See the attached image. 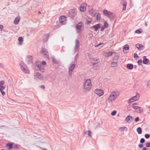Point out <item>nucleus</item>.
<instances>
[{"mask_svg":"<svg viewBox=\"0 0 150 150\" xmlns=\"http://www.w3.org/2000/svg\"><path fill=\"white\" fill-rule=\"evenodd\" d=\"M120 94L119 92L118 91L112 92L107 98V101L109 103L112 102L119 96Z\"/></svg>","mask_w":150,"mask_h":150,"instance_id":"f257e3e1","label":"nucleus"},{"mask_svg":"<svg viewBox=\"0 0 150 150\" xmlns=\"http://www.w3.org/2000/svg\"><path fill=\"white\" fill-rule=\"evenodd\" d=\"M92 87L91 81L90 79L86 80L83 84V88L86 91H89Z\"/></svg>","mask_w":150,"mask_h":150,"instance_id":"f03ea898","label":"nucleus"},{"mask_svg":"<svg viewBox=\"0 0 150 150\" xmlns=\"http://www.w3.org/2000/svg\"><path fill=\"white\" fill-rule=\"evenodd\" d=\"M46 64V62L45 61H43L42 63L40 62L39 61L37 62L36 64L38 67V69L39 70L42 72H43L45 70L44 65H45Z\"/></svg>","mask_w":150,"mask_h":150,"instance_id":"7ed1b4c3","label":"nucleus"},{"mask_svg":"<svg viewBox=\"0 0 150 150\" xmlns=\"http://www.w3.org/2000/svg\"><path fill=\"white\" fill-rule=\"evenodd\" d=\"M21 69L22 71L25 73L28 74L29 73V71L26 65L24 64L23 62H21L20 63Z\"/></svg>","mask_w":150,"mask_h":150,"instance_id":"20e7f679","label":"nucleus"},{"mask_svg":"<svg viewBox=\"0 0 150 150\" xmlns=\"http://www.w3.org/2000/svg\"><path fill=\"white\" fill-rule=\"evenodd\" d=\"M4 85V82L3 81H0V91L1 94L3 96H4L6 93L4 91V90L5 88V86Z\"/></svg>","mask_w":150,"mask_h":150,"instance_id":"39448f33","label":"nucleus"},{"mask_svg":"<svg viewBox=\"0 0 150 150\" xmlns=\"http://www.w3.org/2000/svg\"><path fill=\"white\" fill-rule=\"evenodd\" d=\"M95 93L98 96H101L104 94V91L103 90L96 88L94 91Z\"/></svg>","mask_w":150,"mask_h":150,"instance_id":"423d86ee","label":"nucleus"},{"mask_svg":"<svg viewBox=\"0 0 150 150\" xmlns=\"http://www.w3.org/2000/svg\"><path fill=\"white\" fill-rule=\"evenodd\" d=\"M140 97V95L139 94L137 93L136 96L132 97L130 99H129L128 100V103H131L139 99Z\"/></svg>","mask_w":150,"mask_h":150,"instance_id":"0eeeda50","label":"nucleus"},{"mask_svg":"<svg viewBox=\"0 0 150 150\" xmlns=\"http://www.w3.org/2000/svg\"><path fill=\"white\" fill-rule=\"evenodd\" d=\"M137 104V103H136L133 104V108L136 110V112L139 113L142 112L143 111V109L140 107L135 106V105Z\"/></svg>","mask_w":150,"mask_h":150,"instance_id":"6e6552de","label":"nucleus"},{"mask_svg":"<svg viewBox=\"0 0 150 150\" xmlns=\"http://www.w3.org/2000/svg\"><path fill=\"white\" fill-rule=\"evenodd\" d=\"M103 13L106 16L109 18H111L112 16V13L106 10H104L103 11Z\"/></svg>","mask_w":150,"mask_h":150,"instance_id":"1a4fd4ad","label":"nucleus"},{"mask_svg":"<svg viewBox=\"0 0 150 150\" xmlns=\"http://www.w3.org/2000/svg\"><path fill=\"white\" fill-rule=\"evenodd\" d=\"M66 21V17L64 16H62L59 18V21L60 23L65 24Z\"/></svg>","mask_w":150,"mask_h":150,"instance_id":"9d476101","label":"nucleus"},{"mask_svg":"<svg viewBox=\"0 0 150 150\" xmlns=\"http://www.w3.org/2000/svg\"><path fill=\"white\" fill-rule=\"evenodd\" d=\"M87 5L86 4H81L80 6V11L82 12H83L86 10V8Z\"/></svg>","mask_w":150,"mask_h":150,"instance_id":"9b49d317","label":"nucleus"},{"mask_svg":"<svg viewBox=\"0 0 150 150\" xmlns=\"http://www.w3.org/2000/svg\"><path fill=\"white\" fill-rule=\"evenodd\" d=\"M34 77L36 79H41L43 78L42 75L39 73H36L34 75Z\"/></svg>","mask_w":150,"mask_h":150,"instance_id":"f8f14e48","label":"nucleus"},{"mask_svg":"<svg viewBox=\"0 0 150 150\" xmlns=\"http://www.w3.org/2000/svg\"><path fill=\"white\" fill-rule=\"evenodd\" d=\"M42 52L43 53V54H44L45 56V57H47V58H48V52L47 51L46 49L43 48L42 50Z\"/></svg>","mask_w":150,"mask_h":150,"instance_id":"ddd939ff","label":"nucleus"},{"mask_svg":"<svg viewBox=\"0 0 150 150\" xmlns=\"http://www.w3.org/2000/svg\"><path fill=\"white\" fill-rule=\"evenodd\" d=\"M76 13V10L74 9H71L69 11V14L70 16H74L75 15Z\"/></svg>","mask_w":150,"mask_h":150,"instance_id":"4468645a","label":"nucleus"},{"mask_svg":"<svg viewBox=\"0 0 150 150\" xmlns=\"http://www.w3.org/2000/svg\"><path fill=\"white\" fill-rule=\"evenodd\" d=\"M135 46L139 50H143L144 48V46L140 44H137Z\"/></svg>","mask_w":150,"mask_h":150,"instance_id":"2eb2a0df","label":"nucleus"},{"mask_svg":"<svg viewBox=\"0 0 150 150\" xmlns=\"http://www.w3.org/2000/svg\"><path fill=\"white\" fill-rule=\"evenodd\" d=\"M83 27V25L82 23H80L77 24L76 26V28L77 29L81 30Z\"/></svg>","mask_w":150,"mask_h":150,"instance_id":"dca6fc26","label":"nucleus"},{"mask_svg":"<svg viewBox=\"0 0 150 150\" xmlns=\"http://www.w3.org/2000/svg\"><path fill=\"white\" fill-rule=\"evenodd\" d=\"M75 65L74 64H72L69 68V73L70 74H71L72 73V71L74 69Z\"/></svg>","mask_w":150,"mask_h":150,"instance_id":"f3484780","label":"nucleus"},{"mask_svg":"<svg viewBox=\"0 0 150 150\" xmlns=\"http://www.w3.org/2000/svg\"><path fill=\"white\" fill-rule=\"evenodd\" d=\"M21 19V18L19 16H18L16 17L14 21V23L15 25L17 24L19 22Z\"/></svg>","mask_w":150,"mask_h":150,"instance_id":"a211bd4d","label":"nucleus"},{"mask_svg":"<svg viewBox=\"0 0 150 150\" xmlns=\"http://www.w3.org/2000/svg\"><path fill=\"white\" fill-rule=\"evenodd\" d=\"M100 27V24H97L93 26V28L95 29V31H97Z\"/></svg>","mask_w":150,"mask_h":150,"instance_id":"6ab92c4d","label":"nucleus"},{"mask_svg":"<svg viewBox=\"0 0 150 150\" xmlns=\"http://www.w3.org/2000/svg\"><path fill=\"white\" fill-rule=\"evenodd\" d=\"M122 4L123 6V10H125L126 9V6L127 4V3L126 1L124 0H123L122 1Z\"/></svg>","mask_w":150,"mask_h":150,"instance_id":"aec40b11","label":"nucleus"},{"mask_svg":"<svg viewBox=\"0 0 150 150\" xmlns=\"http://www.w3.org/2000/svg\"><path fill=\"white\" fill-rule=\"evenodd\" d=\"M144 64H146L149 62L148 59H147L145 56L144 57V59L143 61Z\"/></svg>","mask_w":150,"mask_h":150,"instance_id":"412c9836","label":"nucleus"},{"mask_svg":"<svg viewBox=\"0 0 150 150\" xmlns=\"http://www.w3.org/2000/svg\"><path fill=\"white\" fill-rule=\"evenodd\" d=\"M113 54V52H108L105 53V55L106 57H108L111 56Z\"/></svg>","mask_w":150,"mask_h":150,"instance_id":"4be33fe9","label":"nucleus"},{"mask_svg":"<svg viewBox=\"0 0 150 150\" xmlns=\"http://www.w3.org/2000/svg\"><path fill=\"white\" fill-rule=\"evenodd\" d=\"M129 45L128 44H126L125 45L123 48V51H126L128 50H129Z\"/></svg>","mask_w":150,"mask_h":150,"instance_id":"5701e85b","label":"nucleus"},{"mask_svg":"<svg viewBox=\"0 0 150 150\" xmlns=\"http://www.w3.org/2000/svg\"><path fill=\"white\" fill-rule=\"evenodd\" d=\"M132 119V117L130 116H128L126 118L125 120L127 122H129L131 121Z\"/></svg>","mask_w":150,"mask_h":150,"instance_id":"b1692460","label":"nucleus"},{"mask_svg":"<svg viewBox=\"0 0 150 150\" xmlns=\"http://www.w3.org/2000/svg\"><path fill=\"white\" fill-rule=\"evenodd\" d=\"M13 145V144L12 143H8L6 145V147H8V149H11L12 148V147Z\"/></svg>","mask_w":150,"mask_h":150,"instance_id":"393cba45","label":"nucleus"},{"mask_svg":"<svg viewBox=\"0 0 150 150\" xmlns=\"http://www.w3.org/2000/svg\"><path fill=\"white\" fill-rule=\"evenodd\" d=\"M127 67L129 69H133V65L132 64H128L127 65Z\"/></svg>","mask_w":150,"mask_h":150,"instance_id":"a878e982","label":"nucleus"},{"mask_svg":"<svg viewBox=\"0 0 150 150\" xmlns=\"http://www.w3.org/2000/svg\"><path fill=\"white\" fill-rule=\"evenodd\" d=\"M18 40L20 41L19 44L20 45H21L23 41L22 38V37H19L18 38Z\"/></svg>","mask_w":150,"mask_h":150,"instance_id":"bb28decb","label":"nucleus"},{"mask_svg":"<svg viewBox=\"0 0 150 150\" xmlns=\"http://www.w3.org/2000/svg\"><path fill=\"white\" fill-rule=\"evenodd\" d=\"M137 131L139 134H141L142 133V130L141 128L139 127L137 129Z\"/></svg>","mask_w":150,"mask_h":150,"instance_id":"cd10ccee","label":"nucleus"},{"mask_svg":"<svg viewBox=\"0 0 150 150\" xmlns=\"http://www.w3.org/2000/svg\"><path fill=\"white\" fill-rule=\"evenodd\" d=\"M102 26H103V27H104V28H107L108 26V23L107 22L104 21V25Z\"/></svg>","mask_w":150,"mask_h":150,"instance_id":"c85d7f7f","label":"nucleus"},{"mask_svg":"<svg viewBox=\"0 0 150 150\" xmlns=\"http://www.w3.org/2000/svg\"><path fill=\"white\" fill-rule=\"evenodd\" d=\"M111 65L113 67H116L117 65V62H112L111 63Z\"/></svg>","mask_w":150,"mask_h":150,"instance_id":"c756f323","label":"nucleus"},{"mask_svg":"<svg viewBox=\"0 0 150 150\" xmlns=\"http://www.w3.org/2000/svg\"><path fill=\"white\" fill-rule=\"evenodd\" d=\"M92 21V19L91 18H88V19H87V20L86 22V23L87 24H89L90 23H91Z\"/></svg>","mask_w":150,"mask_h":150,"instance_id":"7c9ffc66","label":"nucleus"},{"mask_svg":"<svg viewBox=\"0 0 150 150\" xmlns=\"http://www.w3.org/2000/svg\"><path fill=\"white\" fill-rule=\"evenodd\" d=\"M97 20H99L100 19V13H98L96 16Z\"/></svg>","mask_w":150,"mask_h":150,"instance_id":"2f4dec72","label":"nucleus"},{"mask_svg":"<svg viewBox=\"0 0 150 150\" xmlns=\"http://www.w3.org/2000/svg\"><path fill=\"white\" fill-rule=\"evenodd\" d=\"M79 44V41L78 40H76V47H78Z\"/></svg>","mask_w":150,"mask_h":150,"instance_id":"473e14b6","label":"nucleus"},{"mask_svg":"<svg viewBox=\"0 0 150 150\" xmlns=\"http://www.w3.org/2000/svg\"><path fill=\"white\" fill-rule=\"evenodd\" d=\"M117 113V111L115 110H114L111 113V115L112 116H114Z\"/></svg>","mask_w":150,"mask_h":150,"instance_id":"72a5a7b5","label":"nucleus"},{"mask_svg":"<svg viewBox=\"0 0 150 150\" xmlns=\"http://www.w3.org/2000/svg\"><path fill=\"white\" fill-rule=\"evenodd\" d=\"M145 137L146 139L149 138L150 137L149 134H146L145 135Z\"/></svg>","mask_w":150,"mask_h":150,"instance_id":"f704fd0d","label":"nucleus"},{"mask_svg":"<svg viewBox=\"0 0 150 150\" xmlns=\"http://www.w3.org/2000/svg\"><path fill=\"white\" fill-rule=\"evenodd\" d=\"M135 33H137L140 34L142 33V32L139 30H137L135 31Z\"/></svg>","mask_w":150,"mask_h":150,"instance_id":"c9c22d12","label":"nucleus"},{"mask_svg":"<svg viewBox=\"0 0 150 150\" xmlns=\"http://www.w3.org/2000/svg\"><path fill=\"white\" fill-rule=\"evenodd\" d=\"M142 61L141 59L139 60L138 61V64L139 65H140L142 64Z\"/></svg>","mask_w":150,"mask_h":150,"instance_id":"e433bc0d","label":"nucleus"},{"mask_svg":"<svg viewBox=\"0 0 150 150\" xmlns=\"http://www.w3.org/2000/svg\"><path fill=\"white\" fill-rule=\"evenodd\" d=\"M144 142H145V140L144 139L142 138L140 140V142L141 143H143Z\"/></svg>","mask_w":150,"mask_h":150,"instance_id":"4c0bfd02","label":"nucleus"},{"mask_svg":"<svg viewBox=\"0 0 150 150\" xmlns=\"http://www.w3.org/2000/svg\"><path fill=\"white\" fill-rule=\"evenodd\" d=\"M91 132L90 131H88V135L91 137Z\"/></svg>","mask_w":150,"mask_h":150,"instance_id":"58836bf2","label":"nucleus"},{"mask_svg":"<svg viewBox=\"0 0 150 150\" xmlns=\"http://www.w3.org/2000/svg\"><path fill=\"white\" fill-rule=\"evenodd\" d=\"M139 118L138 117H137L135 118L134 121L136 122H137L139 120Z\"/></svg>","mask_w":150,"mask_h":150,"instance_id":"ea45409f","label":"nucleus"},{"mask_svg":"<svg viewBox=\"0 0 150 150\" xmlns=\"http://www.w3.org/2000/svg\"><path fill=\"white\" fill-rule=\"evenodd\" d=\"M137 57H138V55L136 53H134V57L135 58Z\"/></svg>","mask_w":150,"mask_h":150,"instance_id":"a19ab883","label":"nucleus"},{"mask_svg":"<svg viewBox=\"0 0 150 150\" xmlns=\"http://www.w3.org/2000/svg\"><path fill=\"white\" fill-rule=\"evenodd\" d=\"M149 146H150V144L149 143H147L146 144V146L147 147H149Z\"/></svg>","mask_w":150,"mask_h":150,"instance_id":"79ce46f5","label":"nucleus"},{"mask_svg":"<svg viewBox=\"0 0 150 150\" xmlns=\"http://www.w3.org/2000/svg\"><path fill=\"white\" fill-rule=\"evenodd\" d=\"M139 147L140 148H142L143 147V145L142 144H140L139 145Z\"/></svg>","mask_w":150,"mask_h":150,"instance_id":"37998d69","label":"nucleus"},{"mask_svg":"<svg viewBox=\"0 0 150 150\" xmlns=\"http://www.w3.org/2000/svg\"><path fill=\"white\" fill-rule=\"evenodd\" d=\"M3 28V26L2 25H0V29L2 30V29Z\"/></svg>","mask_w":150,"mask_h":150,"instance_id":"c03bdc74","label":"nucleus"},{"mask_svg":"<svg viewBox=\"0 0 150 150\" xmlns=\"http://www.w3.org/2000/svg\"><path fill=\"white\" fill-rule=\"evenodd\" d=\"M105 28H104V27H103V26H102L101 29V31H103L104 30V29Z\"/></svg>","mask_w":150,"mask_h":150,"instance_id":"a18cd8bd","label":"nucleus"},{"mask_svg":"<svg viewBox=\"0 0 150 150\" xmlns=\"http://www.w3.org/2000/svg\"><path fill=\"white\" fill-rule=\"evenodd\" d=\"M103 44V43H99L98 45H97L96 46V47H98L99 45H102Z\"/></svg>","mask_w":150,"mask_h":150,"instance_id":"49530a36","label":"nucleus"},{"mask_svg":"<svg viewBox=\"0 0 150 150\" xmlns=\"http://www.w3.org/2000/svg\"><path fill=\"white\" fill-rule=\"evenodd\" d=\"M143 150H147V149L146 147H144L143 149Z\"/></svg>","mask_w":150,"mask_h":150,"instance_id":"de8ad7c7","label":"nucleus"},{"mask_svg":"<svg viewBox=\"0 0 150 150\" xmlns=\"http://www.w3.org/2000/svg\"><path fill=\"white\" fill-rule=\"evenodd\" d=\"M28 57H29V58L31 59H32L33 58L32 56H28Z\"/></svg>","mask_w":150,"mask_h":150,"instance_id":"09e8293b","label":"nucleus"},{"mask_svg":"<svg viewBox=\"0 0 150 150\" xmlns=\"http://www.w3.org/2000/svg\"><path fill=\"white\" fill-rule=\"evenodd\" d=\"M53 61L54 63H56V61L55 59H53Z\"/></svg>","mask_w":150,"mask_h":150,"instance_id":"8fccbe9b","label":"nucleus"},{"mask_svg":"<svg viewBox=\"0 0 150 150\" xmlns=\"http://www.w3.org/2000/svg\"><path fill=\"white\" fill-rule=\"evenodd\" d=\"M41 88H43V89H44L45 88V87L44 86H41Z\"/></svg>","mask_w":150,"mask_h":150,"instance_id":"3c124183","label":"nucleus"},{"mask_svg":"<svg viewBox=\"0 0 150 150\" xmlns=\"http://www.w3.org/2000/svg\"><path fill=\"white\" fill-rule=\"evenodd\" d=\"M43 150H47V149H43Z\"/></svg>","mask_w":150,"mask_h":150,"instance_id":"603ef678","label":"nucleus"},{"mask_svg":"<svg viewBox=\"0 0 150 150\" xmlns=\"http://www.w3.org/2000/svg\"><path fill=\"white\" fill-rule=\"evenodd\" d=\"M1 150H4V149H1Z\"/></svg>","mask_w":150,"mask_h":150,"instance_id":"864d4df0","label":"nucleus"},{"mask_svg":"<svg viewBox=\"0 0 150 150\" xmlns=\"http://www.w3.org/2000/svg\"><path fill=\"white\" fill-rule=\"evenodd\" d=\"M114 53H115V52H114Z\"/></svg>","mask_w":150,"mask_h":150,"instance_id":"5fc2aeb1","label":"nucleus"}]
</instances>
